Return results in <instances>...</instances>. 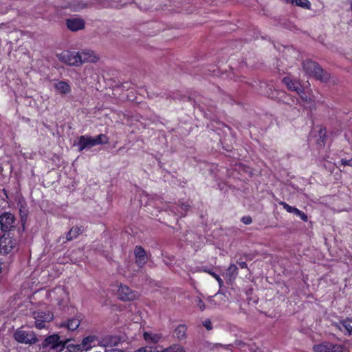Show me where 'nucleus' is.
Segmentation results:
<instances>
[{
	"mask_svg": "<svg viewBox=\"0 0 352 352\" xmlns=\"http://www.w3.org/2000/svg\"><path fill=\"white\" fill-rule=\"evenodd\" d=\"M302 67L307 74L321 82H326L330 78L329 74L324 72L320 65L315 61L311 60H305L302 63Z\"/></svg>",
	"mask_w": 352,
	"mask_h": 352,
	"instance_id": "f257e3e1",
	"label": "nucleus"
},
{
	"mask_svg": "<svg viewBox=\"0 0 352 352\" xmlns=\"http://www.w3.org/2000/svg\"><path fill=\"white\" fill-rule=\"evenodd\" d=\"M71 339L66 338L60 340V336L58 333H54L47 336L42 342L41 347L45 349L52 350L55 352L63 351L66 344L69 342Z\"/></svg>",
	"mask_w": 352,
	"mask_h": 352,
	"instance_id": "f03ea898",
	"label": "nucleus"
},
{
	"mask_svg": "<svg viewBox=\"0 0 352 352\" xmlns=\"http://www.w3.org/2000/svg\"><path fill=\"white\" fill-rule=\"evenodd\" d=\"M13 338L21 344H33L38 342L37 336L33 331H25L22 328H19L14 331Z\"/></svg>",
	"mask_w": 352,
	"mask_h": 352,
	"instance_id": "7ed1b4c3",
	"label": "nucleus"
},
{
	"mask_svg": "<svg viewBox=\"0 0 352 352\" xmlns=\"http://www.w3.org/2000/svg\"><path fill=\"white\" fill-rule=\"evenodd\" d=\"M16 245V239L13 238L10 233H3L0 236V254L7 255L12 253Z\"/></svg>",
	"mask_w": 352,
	"mask_h": 352,
	"instance_id": "20e7f679",
	"label": "nucleus"
},
{
	"mask_svg": "<svg viewBox=\"0 0 352 352\" xmlns=\"http://www.w3.org/2000/svg\"><path fill=\"white\" fill-rule=\"evenodd\" d=\"M58 60L71 66H79L82 64L79 52L65 50L58 55Z\"/></svg>",
	"mask_w": 352,
	"mask_h": 352,
	"instance_id": "39448f33",
	"label": "nucleus"
},
{
	"mask_svg": "<svg viewBox=\"0 0 352 352\" xmlns=\"http://www.w3.org/2000/svg\"><path fill=\"white\" fill-rule=\"evenodd\" d=\"M344 346L342 344H333L327 341L314 344L312 347L314 352H344Z\"/></svg>",
	"mask_w": 352,
	"mask_h": 352,
	"instance_id": "423d86ee",
	"label": "nucleus"
},
{
	"mask_svg": "<svg viewBox=\"0 0 352 352\" xmlns=\"http://www.w3.org/2000/svg\"><path fill=\"white\" fill-rule=\"evenodd\" d=\"M33 318L35 319V327L38 329L45 327V323L53 320L54 316L50 311H34Z\"/></svg>",
	"mask_w": 352,
	"mask_h": 352,
	"instance_id": "0eeeda50",
	"label": "nucleus"
},
{
	"mask_svg": "<svg viewBox=\"0 0 352 352\" xmlns=\"http://www.w3.org/2000/svg\"><path fill=\"white\" fill-rule=\"evenodd\" d=\"M14 216L8 212H5L0 215V228L3 233H10L9 231L14 227Z\"/></svg>",
	"mask_w": 352,
	"mask_h": 352,
	"instance_id": "6e6552de",
	"label": "nucleus"
},
{
	"mask_svg": "<svg viewBox=\"0 0 352 352\" xmlns=\"http://www.w3.org/2000/svg\"><path fill=\"white\" fill-rule=\"evenodd\" d=\"M270 97L279 102L289 104L292 106L295 103V101H298V98L287 94L285 91L274 89L272 91V96Z\"/></svg>",
	"mask_w": 352,
	"mask_h": 352,
	"instance_id": "1a4fd4ad",
	"label": "nucleus"
},
{
	"mask_svg": "<svg viewBox=\"0 0 352 352\" xmlns=\"http://www.w3.org/2000/svg\"><path fill=\"white\" fill-rule=\"evenodd\" d=\"M135 264L139 268H142L148 262V256L146 250L141 245H136L134 248Z\"/></svg>",
	"mask_w": 352,
	"mask_h": 352,
	"instance_id": "9d476101",
	"label": "nucleus"
},
{
	"mask_svg": "<svg viewBox=\"0 0 352 352\" xmlns=\"http://www.w3.org/2000/svg\"><path fill=\"white\" fill-rule=\"evenodd\" d=\"M65 25L67 28L72 32L82 30L85 28L84 19L79 17L67 19Z\"/></svg>",
	"mask_w": 352,
	"mask_h": 352,
	"instance_id": "9b49d317",
	"label": "nucleus"
},
{
	"mask_svg": "<svg viewBox=\"0 0 352 352\" xmlns=\"http://www.w3.org/2000/svg\"><path fill=\"white\" fill-rule=\"evenodd\" d=\"M118 296L122 301H131L136 298L137 294L128 286L121 285L118 290Z\"/></svg>",
	"mask_w": 352,
	"mask_h": 352,
	"instance_id": "f8f14e48",
	"label": "nucleus"
},
{
	"mask_svg": "<svg viewBox=\"0 0 352 352\" xmlns=\"http://www.w3.org/2000/svg\"><path fill=\"white\" fill-rule=\"evenodd\" d=\"M120 342V339L113 335H107L102 337L98 342V345L102 347L111 349L113 346H117Z\"/></svg>",
	"mask_w": 352,
	"mask_h": 352,
	"instance_id": "ddd939ff",
	"label": "nucleus"
},
{
	"mask_svg": "<svg viewBox=\"0 0 352 352\" xmlns=\"http://www.w3.org/2000/svg\"><path fill=\"white\" fill-rule=\"evenodd\" d=\"M278 204L283 207L288 212L294 213L295 215L299 217L300 219L305 222L308 221L307 215L302 211L300 210L298 208L289 206L285 201H278Z\"/></svg>",
	"mask_w": 352,
	"mask_h": 352,
	"instance_id": "4468645a",
	"label": "nucleus"
},
{
	"mask_svg": "<svg viewBox=\"0 0 352 352\" xmlns=\"http://www.w3.org/2000/svg\"><path fill=\"white\" fill-rule=\"evenodd\" d=\"M77 146L78 151H82L95 146L94 138L89 135H81L78 138Z\"/></svg>",
	"mask_w": 352,
	"mask_h": 352,
	"instance_id": "2eb2a0df",
	"label": "nucleus"
},
{
	"mask_svg": "<svg viewBox=\"0 0 352 352\" xmlns=\"http://www.w3.org/2000/svg\"><path fill=\"white\" fill-rule=\"evenodd\" d=\"M79 53L82 64L84 63H96L99 59V57L96 55L94 51L89 49H83Z\"/></svg>",
	"mask_w": 352,
	"mask_h": 352,
	"instance_id": "dca6fc26",
	"label": "nucleus"
},
{
	"mask_svg": "<svg viewBox=\"0 0 352 352\" xmlns=\"http://www.w3.org/2000/svg\"><path fill=\"white\" fill-rule=\"evenodd\" d=\"M282 81L289 90L296 91L298 94H300V91H302L300 83L298 80L292 79L290 76L284 77Z\"/></svg>",
	"mask_w": 352,
	"mask_h": 352,
	"instance_id": "f3484780",
	"label": "nucleus"
},
{
	"mask_svg": "<svg viewBox=\"0 0 352 352\" xmlns=\"http://www.w3.org/2000/svg\"><path fill=\"white\" fill-rule=\"evenodd\" d=\"M143 338L147 343L157 344L163 340V336L162 333L145 331L143 333Z\"/></svg>",
	"mask_w": 352,
	"mask_h": 352,
	"instance_id": "a211bd4d",
	"label": "nucleus"
},
{
	"mask_svg": "<svg viewBox=\"0 0 352 352\" xmlns=\"http://www.w3.org/2000/svg\"><path fill=\"white\" fill-rule=\"evenodd\" d=\"M54 89L56 91L62 95H66L72 91L71 86L69 84L63 80L58 81L54 85Z\"/></svg>",
	"mask_w": 352,
	"mask_h": 352,
	"instance_id": "6ab92c4d",
	"label": "nucleus"
},
{
	"mask_svg": "<svg viewBox=\"0 0 352 352\" xmlns=\"http://www.w3.org/2000/svg\"><path fill=\"white\" fill-rule=\"evenodd\" d=\"M80 324V321L79 319L76 318H72L68 319L66 322L61 323L60 327H65L70 331H74L78 329Z\"/></svg>",
	"mask_w": 352,
	"mask_h": 352,
	"instance_id": "aec40b11",
	"label": "nucleus"
},
{
	"mask_svg": "<svg viewBox=\"0 0 352 352\" xmlns=\"http://www.w3.org/2000/svg\"><path fill=\"white\" fill-rule=\"evenodd\" d=\"M341 324H342L343 334L351 336L352 335V317L341 319Z\"/></svg>",
	"mask_w": 352,
	"mask_h": 352,
	"instance_id": "412c9836",
	"label": "nucleus"
},
{
	"mask_svg": "<svg viewBox=\"0 0 352 352\" xmlns=\"http://www.w3.org/2000/svg\"><path fill=\"white\" fill-rule=\"evenodd\" d=\"M169 208H170L169 211L171 212L175 216L174 221L177 222L179 217H182L184 216L183 212L182 211H180V210H186L187 208V206H184V205L180 206V205L175 204V205L170 206Z\"/></svg>",
	"mask_w": 352,
	"mask_h": 352,
	"instance_id": "4be33fe9",
	"label": "nucleus"
},
{
	"mask_svg": "<svg viewBox=\"0 0 352 352\" xmlns=\"http://www.w3.org/2000/svg\"><path fill=\"white\" fill-rule=\"evenodd\" d=\"M188 327L185 324H179L174 330V334L179 340H182L186 338V331Z\"/></svg>",
	"mask_w": 352,
	"mask_h": 352,
	"instance_id": "5701e85b",
	"label": "nucleus"
},
{
	"mask_svg": "<svg viewBox=\"0 0 352 352\" xmlns=\"http://www.w3.org/2000/svg\"><path fill=\"white\" fill-rule=\"evenodd\" d=\"M285 2L304 9H311V3L309 0H285Z\"/></svg>",
	"mask_w": 352,
	"mask_h": 352,
	"instance_id": "b1692460",
	"label": "nucleus"
},
{
	"mask_svg": "<svg viewBox=\"0 0 352 352\" xmlns=\"http://www.w3.org/2000/svg\"><path fill=\"white\" fill-rule=\"evenodd\" d=\"M96 340L95 336H88L84 338L81 342V348L83 351H88L94 346V342Z\"/></svg>",
	"mask_w": 352,
	"mask_h": 352,
	"instance_id": "393cba45",
	"label": "nucleus"
},
{
	"mask_svg": "<svg viewBox=\"0 0 352 352\" xmlns=\"http://www.w3.org/2000/svg\"><path fill=\"white\" fill-rule=\"evenodd\" d=\"M327 140V132L325 127H321L318 131V138L317 145L320 147H324Z\"/></svg>",
	"mask_w": 352,
	"mask_h": 352,
	"instance_id": "a878e982",
	"label": "nucleus"
},
{
	"mask_svg": "<svg viewBox=\"0 0 352 352\" xmlns=\"http://www.w3.org/2000/svg\"><path fill=\"white\" fill-rule=\"evenodd\" d=\"M238 275V267L235 264H230L226 272V276L230 280H234Z\"/></svg>",
	"mask_w": 352,
	"mask_h": 352,
	"instance_id": "bb28decb",
	"label": "nucleus"
},
{
	"mask_svg": "<svg viewBox=\"0 0 352 352\" xmlns=\"http://www.w3.org/2000/svg\"><path fill=\"white\" fill-rule=\"evenodd\" d=\"M81 232V228L78 226L72 227L67 234V240H72L73 239L77 237Z\"/></svg>",
	"mask_w": 352,
	"mask_h": 352,
	"instance_id": "cd10ccee",
	"label": "nucleus"
},
{
	"mask_svg": "<svg viewBox=\"0 0 352 352\" xmlns=\"http://www.w3.org/2000/svg\"><path fill=\"white\" fill-rule=\"evenodd\" d=\"M109 138L105 134H99L94 138L95 146L100 144H107L109 143Z\"/></svg>",
	"mask_w": 352,
	"mask_h": 352,
	"instance_id": "c85d7f7f",
	"label": "nucleus"
},
{
	"mask_svg": "<svg viewBox=\"0 0 352 352\" xmlns=\"http://www.w3.org/2000/svg\"><path fill=\"white\" fill-rule=\"evenodd\" d=\"M69 352H82L83 351L82 348H81V344H69V342L66 344V347Z\"/></svg>",
	"mask_w": 352,
	"mask_h": 352,
	"instance_id": "c756f323",
	"label": "nucleus"
},
{
	"mask_svg": "<svg viewBox=\"0 0 352 352\" xmlns=\"http://www.w3.org/2000/svg\"><path fill=\"white\" fill-rule=\"evenodd\" d=\"M157 349V346H146L138 349L134 352H158Z\"/></svg>",
	"mask_w": 352,
	"mask_h": 352,
	"instance_id": "7c9ffc66",
	"label": "nucleus"
},
{
	"mask_svg": "<svg viewBox=\"0 0 352 352\" xmlns=\"http://www.w3.org/2000/svg\"><path fill=\"white\" fill-rule=\"evenodd\" d=\"M87 7V3H84L83 1H78L77 5H74L73 6H71V8L74 11H79L82 9H84Z\"/></svg>",
	"mask_w": 352,
	"mask_h": 352,
	"instance_id": "2f4dec72",
	"label": "nucleus"
},
{
	"mask_svg": "<svg viewBox=\"0 0 352 352\" xmlns=\"http://www.w3.org/2000/svg\"><path fill=\"white\" fill-rule=\"evenodd\" d=\"M208 274H210L218 282L219 287H221L223 285V281L219 275L210 270L208 271Z\"/></svg>",
	"mask_w": 352,
	"mask_h": 352,
	"instance_id": "473e14b6",
	"label": "nucleus"
},
{
	"mask_svg": "<svg viewBox=\"0 0 352 352\" xmlns=\"http://www.w3.org/2000/svg\"><path fill=\"white\" fill-rule=\"evenodd\" d=\"M195 302L201 311H204L205 309V308H206L205 303L200 297L196 298Z\"/></svg>",
	"mask_w": 352,
	"mask_h": 352,
	"instance_id": "72a5a7b5",
	"label": "nucleus"
},
{
	"mask_svg": "<svg viewBox=\"0 0 352 352\" xmlns=\"http://www.w3.org/2000/svg\"><path fill=\"white\" fill-rule=\"evenodd\" d=\"M203 325L205 327V328L210 331L212 329V324L211 322V320L210 319H206L203 322Z\"/></svg>",
	"mask_w": 352,
	"mask_h": 352,
	"instance_id": "f704fd0d",
	"label": "nucleus"
},
{
	"mask_svg": "<svg viewBox=\"0 0 352 352\" xmlns=\"http://www.w3.org/2000/svg\"><path fill=\"white\" fill-rule=\"evenodd\" d=\"M241 221L245 225H250L252 222V219L250 216H244L241 218Z\"/></svg>",
	"mask_w": 352,
	"mask_h": 352,
	"instance_id": "c9c22d12",
	"label": "nucleus"
},
{
	"mask_svg": "<svg viewBox=\"0 0 352 352\" xmlns=\"http://www.w3.org/2000/svg\"><path fill=\"white\" fill-rule=\"evenodd\" d=\"M341 165L346 166H349L352 167V159L350 160H346V159H342L340 161Z\"/></svg>",
	"mask_w": 352,
	"mask_h": 352,
	"instance_id": "e433bc0d",
	"label": "nucleus"
},
{
	"mask_svg": "<svg viewBox=\"0 0 352 352\" xmlns=\"http://www.w3.org/2000/svg\"><path fill=\"white\" fill-rule=\"evenodd\" d=\"M172 347L174 348L173 352H185L184 347L182 346L173 344Z\"/></svg>",
	"mask_w": 352,
	"mask_h": 352,
	"instance_id": "4c0bfd02",
	"label": "nucleus"
},
{
	"mask_svg": "<svg viewBox=\"0 0 352 352\" xmlns=\"http://www.w3.org/2000/svg\"><path fill=\"white\" fill-rule=\"evenodd\" d=\"M298 95L300 96V98L305 102H308L311 101V99L310 98H308L306 96H305V91L303 89L302 91H300V94Z\"/></svg>",
	"mask_w": 352,
	"mask_h": 352,
	"instance_id": "58836bf2",
	"label": "nucleus"
},
{
	"mask_svg": "<svg viewBox=\"0 0 352 352\" xmlns=\"http://www.w3.org/2000/svg\"><path fill=\"white\" fill-rule=\"evenodd\" d=\"M25 206H23L22 205L21 206V208H20V213H21V219H23L24 217H27V212H28V210H25Z\"/></svg>",
	"mask_w": 352,
	"mask_h": 352,
	"instance_id": "ea45409f",
	"label": "nucleus"
},
{
	"mask_svg": "<svg viewBox=\"0 0 352 352\" xmlns=\"http://www.w3.org/2000/svg\"><path fill=\"white\" fill-rule=\"evenodd\" d=\"M333 326L335 327L337 329L340 330L341 332L343 331L342 324H341V319L339 320L338 322H334Z\"/></svg>",
	"mask_w": 352,
	"mask_h": 352,
	"instance_id": "a19ab883",
	"label": "nucleus"
},
{
	"mask_svg": "<svg viewBox=\"0 0 352 352\" xmlns=\"http://www.w3.org/2000/svg\"><path fill=\"white\" fill-rule=\"evenodd\" d=\"M104 352H125L122 349H113V347L111 349H105Z\"/></svg>",
	"mask_w": 352,
	"mask_h": 352,
	"instance_id": "79ce46f5",
	"label": "nucleus"
},
{
	"mask_svg": "<svg viewBox=\"0 0 352 352\" xmlns=\"http://www.w3.org/2000/svg\"><path fill=\"white\" fill-rule=\"evenodd\" d=\"M238 265H239V267L241 269L248 268V265H247L246 262H244V261L239 262Z\"/></svg>",
	"mask_w": 352,
	"mask_h": 352,
	"instance_id": "37998d69",
	"label": "nucleus"
},
{
	"mask_svg": "<svg viewBox=\"0 0 352 352\" xmlns=\"http://www.w3.org/2000/svg\"><path fill=\"white\" fill-rule=\"evenodd\" d=\"M173 349H174V348H173L172 346H170L167 348L164 349L161 351H158V352H173Z\"/></svg>",
	"mask_w": 352,
	"mask_h": 352,
	"instance_id": "c03bdc74",
	"label": "nucleus"
},
{
	"mask_svg": "<svg viewBox=\"0 0 352 352\" xmlns=\"http://www.w3.org/2000/svg\"><path fill=\"white\" fill-rule=\"evenodd\" d=\"M123 148H124V147H120V148H118V151H121V150H122Z\"/></svg>",
	"mask_w": 352,
	"mask_h": 352,
	"instance_id": "a18cd8bd",
	"label": "nucleus"
},
{
	"mask_svg": "<svg viewBox=\"0 0 352 352\" xmlns=\"http://www.w3.org/2000/svg\"><path fill=\"white\" fill-rule=\"evenodd\" d=\"M255 352H263V351H262L261 350H256V351H255Z\"/></svg>",
	"mask_w": 352,
	"mask_h": 352,
	"instance_id": "49530a36",
	"label": "nucleus"
},
{
	"mask_svg": "<svg viewBox=\"0 0 352 352\" xmlns=\"http://www.w3.org/2000/svg\"><path fill=\"white\" fill-rule=\"evenodd\" d=\"M58 289H60V290H63V289H62L60 287H58Z\"/></svg>",
	"mask_w": 352,
	"mask_h": 352,
	"instance_id": "de8ad7c7",
	"label": "nucleus"
}]
</instances>
